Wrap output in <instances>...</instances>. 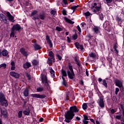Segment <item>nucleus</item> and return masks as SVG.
Listing matches in <instances>:
<instances>
[{
	"instance_id": "c85d7f7f",
	"label": "nucleus",
	"mask_w": 124,
	"mask_h": 124,
	"mask_svg": "<svg viewBox=\"0 0 124 124\" xmlns=\"http://www.w3.org/2000/svg\"><path fill=\"white\" fill-rule=\"evenodd\" d=\"M11 64L12 65V67L11 68V70H15V63L14 62H12L11 63Z\"/></svg>"
},
{
	"instance_id": "13d9d810",
	"label": "nucleus",
	"mask_w": 124,
	"mask_h": 124,
	"mask_svg": "<svg viewBox=\"0 0 124 124\" xmlns=\"http://www.w3.org/2000/svg\"><path fill=\"white\" fill-rule=\"evenodd\" d=\"M98 81L99 82V83H100L101 82H102V78H99L98 79Z\"/></svg>"
},
{
	"instance_id": "4468645a",
	"label": "nucleus",
	"mask_w": 124,
	"mask_h": 124,
	"mask_svg": "<svg viewBox=\"0 0 124 124\" xmlns=\"http://www.w3.org/2000/svg\"><path fill=\"white\" fill-rule=\"evenodd\" d=\"M46 40L49 46V47H53V44L52 43V41L50 40V37L48 35L46 36Z\"/></svg>"
},
{
	"instance_id": "c9c22d12",
	"label": "nucleus",
	"mask_w": 124,
	"mask_h": 124,
	"mask_svg": "<svg viewBox=\"0 0 124 124\" xmlns=\"http://www.w3.org/2000/svg\"><path fill=\"white\" fill-rule=\"evenodd\" d=\"M32 63L33 65H37V64H38V61H37V60H33L32 62Z\"/></svg>"
},
{
	"instance_id": "473e14b6",
	"label": "nucleus",
	"mask_w": 124,
	"mask_h": 124,
	"mask_svg": "<svg viewBox=\"0 0 124 124\" xmlns=\"http://www.w3.org/2000/svg\"><path fill=\"white\" fill-rule=\"evenodd\" d=\"M62 77H66L67 76V75L66 74V72H65V71L62 70Z\"/></svg>"
},
{
	"instance_id": "f257e3e1",
	"label": "nucleus",
	"mask_w": 124,
	"mask_h": 124,
	"mask_svg": "<svg viewBox=\"0 0 124 124\" xmlns=\"http://www.w3.org/2000/svg\"><path fill=\"white\" fill-rule=\"evenodd\" d=\"M79 109L77 108L76 106H74L70 108V110L67 111L65 114V121L66 123H70L71 120L73 119V117L75 116L74 113H78Z\"/></svg>"
},
{
	"instance_id": "7ed1b4c3",
	"label": "nucleus",
	"mask_w": 124,
	"mask_h": 124,
	"mask_svg": "<svg viewBox=\"0 0 124 124\" xmlns=\"http://www.w3.org/2000/svg\"><path fill=\"white\" fill-rule=\"evenodd\" d=\"M0 105L5 106V107L8 106V103H7V100L5 99L4 94L1 93H0Z\"/></svg>"
},
{
	"instance_id": "cd10ccee",
	"label": "nucleus",
	"mask_w": 124,
	"mask_h": 124,
	"mask_svg": "<svg viewBox=\"0 0 124 124\" xmlns=\"http://www.w3.org/2000/svg\"><path fill=\"white\" fill-rule=\"evenodd\" d=\"M50 73L51 77H52V78H54V77H55V71L52 69V68H50Z\"/></svg>"
},
{
	"instance_id": "603ef678",
	"label": "nucleus",
	"mask_w": 124,
	"mask_h": 124,
	"mask_svg": "<svg viewBox=\"0 0 124 124\" xmlns=\"http://www.w3.org/2000/svg\"><path fill=\"white\" fill-rule=\"evenodd\" d=\"M26 76H27V78H28V80H31V75H30L29 74H27Z\"/></svg>"
},
{
	"instance_id": "4c0bfd02",
	"label": "nucleus",
	"mask_w": 124,
	"mask_h": 124,
	"mask_svg": "<svg viewBox=\"0 0 124 124\" xmlns=\"http://www.w3.org/2000/svg\"><path fill=\"white\" fill-rule=\"evenodd\" d=\"M102 84L106 87L107 88V83H106V80L105 79L103 80Z\"/></svg>"
},
{
	"instance_id": "c756f323",
	"label": "nucleus",
	"mask_w": 124,
	"mask_h": 124,
	"mask_svg": "<svg viewBox=\"0 0 124 124\" xmlns=\"http://www.w3.org/2000/svg\"><path fill=\"white\" fill-rule=\"evenodd\" d=\"M21 117H23V111L20 110L18 112V118L20 119Z\"/></svg>"
},
{
	"instance_id": "4d7b16f0",
	"label": "nucleus",
	"mask_w": 124,
	"mask_h": 124,
	"mask_svg": "<svg viewBox=\"0 0 124 124\" xmlns=\"http://www.w3.org/2000/svg\"><path fill=\"white\" fill-rule=\"evenodd\" d=\"M113 48L114 49V50H116L117 49V48H118V46H117V45H114V46H113Z\"/></svg>"
},
{
	"instance_id": "20e7f679",
	"label": "nucleus",
	"mask_w": 124,
	"mask_h": 124,
	"mask_svg": "<svg viewBox=\"0 0 124 124\" xmlns=\"http://www.w3.org/2000/svg\"><path fill=\"white\" fill-rule=\"evenodd\" d=\"M21 30V26L19 24H16L13 26L11 29V33L10 34V37H14L15 36V33L17 31Z\"/></svg>"
},
{
	"instance_id": "bf43d9fd",
	"label": "nucleus",
	"mask_w": 124,
	"mask_h": 124,
	"mask_svg": "<svg viewBox=\"0 0 124 124\" xmlns=\"http://www.w3.org/2000/svg\"><path fill=\"white\" fill-rule=\"evenodd\" d=\"M59 121L60 122H62V121H63V119L62 118V117H60Z\"/></svg>"
},
{
	"instance_id": "a878e982",
	"label": "nucleus",
	"mask_w": 124,
	"mask_h": 124,
	"mask_svg": "<svg viewBox=\"0 0 124 124\" xmlns=\"http://www.w3.org/2000/svg\"><path fill=\"white\" fill-rule=\"evenodd\" d=\"M64 20L65 21H66V22H67V23H69V24H74V21H71V20L67 18V17H65Z\"/></svg>"
},
{
	"instance_id": "9d476101",
	"label": "nucleus",
	"mask_w": 124,
	"mask_h": 124,
	"mask_svg": "<svg viewBox=\"0 0 124 124\" xmlns=\"http://www.w3.org/2000/svg\"><path fill=\"white\" fill-rule=\"evenodd\" d=\"M93 31L94 33L96 34H99V35H101V33H100L101 29L100 27H98L97 26H94L93 28Z\"/></svg>"
},
{
	"instance_id": "ddd939ff",
	"label": "nucleus",
	"mask_w": 124,
	"mask_h": 124,
	"mask_svg": "<svg viewBox=\"0 0 124 124\" xmlns=\"http://www.w3.org/2000/svg\"><path fill=\"white\" fill-rule=\"evenodd\" d=\"M6 15L8 17L9 21H11V22H14V17L10 14L9 12H7L6 13Z\"/></svg>"
},
{
	"instance_id": "2f4dec72",
	"label": "nucleus",
	"mask_w": 124,
	"mask_h": 124,
	"mask_svg": "<svg viewBox=\"0 0 124 124\" xmlns=\"http://www.w3.org/2000/svg\"><path fill=\"white\" fill-rule=\"evenodd\" d=\"M89 56L90 58H92V59H95L96 55L94 54V53L91 52L90 54H89Z\"/></svg>"
},
{
	"instance_id": "79ce46f5",
	"label": "nucleus",
	"mask_w": 124,
	"mask_h": 124,
	"mask_svg": "<svg viewBox=\"0 0 124 124\" xmlns=\"http://www.w3.org/2000/svg\"><path fill=\"white\" fill-rule=\"evenodd\" d=\"M113 1V0H104L105 3H111Z\"/></svg>"
},
{
	"instance_id": "72a5a7b5",
	"label": "nucleus",
	"mask_w": 124,
	"mask_h": 124,
	"mask_svg": "<svg viewBox=\"0 0 124 124\" xmlns=\"http://www.w3.org/2000/svg\"><path fill=\"white\" fill-rule=\"evenodd\" d=\"M78 6L77 5V6H73L71 7V9L72 10H73L72 13H74V12H75V10L76 9V8H78Z\"/></svg>"
},
{
	"instance_id": "39448f33",
	"label": "nucleus",
	"mask_w": 124,
	"mask_h": 124,
	"mask_svg": "<svg viewBox=\"0 0 124 124\" xmlns=\"http://www.w3.org/2000/svg\"><path fill=\"white\" fill-rule=\"evenodd\" d=\"M41 77L42 79V82L44 84L45 87H46L47 90H49L50 89V85H49V81H48V79H47V76H46V75H44L42 74Z\"/></svg>"
},
{
	"instance_id": "f8f14e48",
	"label": "nucleus",
	"mask_w": 124,
	"mask_h": 124,
	"mask_svg": "<svg viewBox=\"0 0 124 124\" xmlns=\"http://www.w3.org/2000/svg\"><path fill=\"white\" fill-rule=\"evenodd\" d=\"M10 75L12 77H14V78H16V79H18V78L20 77V74L14 71L10 72Z\"/></svg>"
},
{
	"instance_id": "3c124183",
	"label": "nucleus",
	"mask_w": 124,
	"mask_h": 124,
	"mask_svg": "<svg viewBox=\"0 0 124 124\" xmlns=\"http://www.w3.org/2000/svg\"><path fill=\"white\" fill-rule=\"evenodd\" d=\"M40 19H41V20H44V18H45L44 15H41L40 16Z\"/></svg>"
},
{
	"instance_id": "ea45409f",
	"label": "nucleus",
	"mask_w": 124,
	"mask_h": 124,
	"mask_svg": "<svg viewBox=\"0 0 124 124\" xmlns=\"http://www.w3.org/2000/svg\"><path fill=\"white\" fill-rule=\"evenodd\" d=\"M78 35L77 34H75L74 35H73L72 36V39L73 40H76L77 39Z\"/></svg>"
},
{
	"instance_id": "f704fd0d",
	"label": "nucleus",
	"mask_w": 124,
	"mask_h": 124,
	"mask_svg": "<svg viewBox=\"0 0 124 124\" xmlns=\"http://www.w3.org/2000/svg\"><path fill=\"white\" fill-rule=\"evenodd\" d=\"M87 107H88V106L87 105V103H83V104L82 105L83 109L86 110Z\"/></svg>"
},
{
	"instance_id": "680f3d73",
	"label": "nucleus",
	"mask_w": 124,
	"mask_h": 124,
	"mask_svg": "<svg viewBox=\"0 0 124 124\" xmlns=\"http://www.w3.org/2000/svg\"><path fill=\"white\" fill-rule=\"evenodd\" d=\"M81 25L82 26V27H84V26H86V23L82 22V23H81Z\"/></svg>"
},
{
	"instance_id": "2eb2a0df",
	"label": "nucleus",
	"mask_w": 124,
	"mask_h": 124,
	"mask_svg": "<svg viewBox=\"0 0 124 124\" xmlns=\"http://www.w3.org/2000/svg\"><path fill=\"white\" fill-rule=\"evenodd\" d=\"M98 104L101 108L104 107V102L103 101V98H100V99L98 100Z\"/></svg>"
},
{
	"instance_id": "7c9ffc66",
	"label": "nucleus",
	"mask_w": 124,
	"mask_h": 124,
	"mask_svg": "<svg viewBox=\"0 0 124 124\" xmlns=\"http://www.w3.org/2000/svg\"><path fill=\"white\" fill-rule=\"evenodd\" d=\"M0 68H1L2 69H4L6 68V64L5 63H2L0 65Z\"/></svg>"
},
{
	"instance_id": "37998d69",
	"label": "nucleus",
	"mask_w": 124,
	"mask_h": 124,
	"mask_svg": "<svg viewBox=\"0 0 124 124\" xmlns=\"http://www.w3.org/2000/svg\"><path fill=\"white\" fill-rule=\"evenodd\" d=\"M56 31H62V29L61 27H57Z\"/></svg>"
},
{
	"instance_id": "f03ea898",
	"label": "nucleus",
	"mask_w": 124,
	"mask_h": 124,
	"mask_svg": "<svg viewBox=\"0 0 124 124\" xmlns=\"http://www.w3.org/2000/svg\"><path fill=\"white\" fill-rule=\"evenodd\" d=\"M91 9L94 13L99 14V11L101 9V4L98 1L92 3L91 5Z\"/></svg>"
},
{
	"instance_id": "bb28decb",
	"label": "nucleus",
	"mask_w": 124,
	"mask_h": 124,
	"mask_svg": "<svg viewBox=\"0 0 124 124\" xmlns=\"http://www.w3.org/2000/svg\"><path fill=\"white\" fill-rule=\"evenodd\" d=\"M38 93H42L44 91V88L43 87H38L36 89Z\"/></svg>"
},
{
	"instance_id": "c03bdc74",
	"label": "nucleus",
	"mask_w": 124,
	"mask_h": 124,
	"mask_svg": "<svg viewBox=\"0 0 124 124\" xmlns=\"http://www.w3.org/2000/svg\"><path fill=\"white\" fill-rule=\"evenodd\" d=\"M110 111L111 114H114V113H116V110L114 109V108H110Z\"/></svg>"
},
{
	"instance_id": "4be33fe9",
	"label": "nucleus",
	"mask_w": 124,
	"mask_h": 124,
	"mask_svg": "<svg viewBox=\"0 0 124 124\" xmlns=\"http://www.w3.org/2000/svg\"><path fill=\"white\" fill-rule=\"evenodd\" d=\"M1 55L3 57H6L7 55H8V52L7 51V50L4 49L1 51Z\"/></svg>"
},
{
	"instance_id": "69168bd1",
	"label": "nucleus",
	"mask_w": 124,
	"mask_h": 124,
	"mask_svg": "<svg viewBox=\"0 0 124 124\" xmlns=\"http://www.w3.org/2000/svg\"><path fill=\"white\" fill-rule=\"evenodd\" d=\"M86 74L87 76H89V72L88 71V70L86 71Z\"/></svg>"
},
{
	"instance_id": "aec40b11",
	"label": "nucleus",
	"mask_w": 124,
	"mask_h": 124,
	"mask_svg": "<svg viewBox=\"0 0 124 124\" xmlns=\"http://www.w3.org/2000/svg\"><path fill=\"white\" fill-rule=\"evenodd\" d=\"M30 113H31V109H30V108H28L25 110L23 111V114L24 115H26V116H29Z\"/></svg>"
},
{
	"instance_id": "e2e57ef3",
	"label": "nucleus",
	"mask_w": 124,
	"mask_h": 124,
	"mask_svg": "<svg viewBox=\"0 0 124 124\" xmlns=\"http://www.w3.org/2000/svg\"><path fill=\"white\" fill-rule=\"evenodd\" d=\"M43 120H44V119L43 118H41L39 119V122H41H41H43Z\"/></svg>"
},
{
	"instance_id": "1a4fd4ad",
	"label": "nucleus",
	"mask_w": 124,
	"mask_h": 124,
	"mask_svg": "<svg viewBox=\"0 0 124 124\" xmlns=\"http://www.w3.org/2000/svg\"><path fill=\"white\" fill-rule=\"evenodd\" d=\"M31 97H35L36 98H40L41 99H43V98H45V95L44 94H40L38 93H34L31 94Z\"/></svg>"
},
{
	"instance_id": "a211bd4d",
	"label": "nucleus",
	"mask_w": 124,
	"mask_h": 124,
	"mask_svg": "<svg viewBox=\"0 0 124 124\" xmlns=\"http://www.w3.org/2000/svg\"><path fill=\"white\" fill-rule=\"evenodd\" d=\"M75 45L77 49H80V50H83V49H84L83 45L79 44L78 42L76 43Z\"/></svg>"
},
{
	"instance_id": "8fccbe9b",
	"label": "nucleus",
	"mask_w": 124,
	"mask_h": 124,
	"mask_svg": "<svg viewBox=\"0 0 124 124\" xmlns=\"http://www.w3.org/2000/svg\"><path fill=\"white\" fill-rule=\"evenodd\" d=\"M67 41L68 43H70L71 42V39L69 38V37H67Z\"/></svg>"
},
{
	"instance_id": "5701e85b",
	"label": "nucleus",
	"mask_w": 124,
	"mask_h": 124,
	"mask_svg": "<svg viewBox=\"0 0 124 124\" xmlns=\"http://www.w3.org/2000/svg\"><path fill=\"white\" fill-rule=\"evenodd\" d=\"M31 65L30 62H26L23 65L24 68H30Z\"/></svg>"
},
{
	"instance_id": "dca6fc26",
	"label": "nucleus",
	"mask_w": 124,
	"mask_h": 124,
	"mask_svg": "<svg viewBox=\"0 0 124 124\" xmlns=\"http://www.w3.org/2000/svg\"><path fill=\"white\" fill-rule=\"evenodd\" d=\"M20 51L21 53V54L25 56V57H27V56H28V52L27 51H26V49L24 48H21L20 49Z\"/></svg>"
},
{
	"instance_id": "58836bf2",
	"label": "nucleus",
	"mask_w": 124,
	"mask_h": 124,
	"mask_svg": "<svg viewBox=\"0 0 124 124\" xmlns=\"http://www.w3.org/2000/svg\"><path fill=\"white\" fill-rule=\"evenodd\" d=\"M99 18L100 20L102 21V20H103V18H104V16H103V14L101 13V14H99Z\"/></svg>"
},
{
	"instance_id": "0eeeda50",
	"label": "nucleus",
	"mask_w": 124,
	"mask_h": 124,
	"mask_svg": "<svg viewBox=\"0 0 124 124\" xmlns=\"http://www.w3.org/2000/svg\"><path fill=\"white\" fill-rule=\"evenodd\" d=\"M54 55H55L54 54V53H53L52 51H51L49 52L48 56L50 57L48 58L47 63H48V64H51L52 62H55V59H54Z\"/></svg>"
},
{
	"instance_id": "6ab92c4d",
	"label": "nucleus",
	"mask_w": 124,
	"mask_h": 124,
	"mask_svg": "<svg viewBox=\"0 0 124 124\" xmlns=\"http://www.w3.org/2000/svg\"><path fill=\"white\" fill-rule=\"evenodd\" d=\"M115 85L116 86H117V87H118L119 88H123V83H122V81H121L120 80H116Z\"/></svg>"
},
{
	"instance_id": "a19ab883",
	"label": "nucleus",
	"mask_w": 124,
	"mask_h": 124,
	"mask_svg": "<svg viewBox=\"0 0 124 124\" xmlns=\"http://www.w3.org/2000/svg\"><path fill=\"white\" fill-rule=\"evenodd\" d=\"M62 79L63 80L62 85L65 86V87H66V82H65V80L64 79V78H63V77H62Z\"/></svg>"
},
{
	"instance_id": "5fc2aeb1",
	"label": "nucleus",
	"mask_w": 124,
	"mask_h": 124,
	"mask_svg": "<svg viewBox=\"0 0 124 124\" xmlns=\"http://www.w3.org/2000/svg\"><path fill=\"white\" fill-rule=\"evenodd\" d=\"M77 29L78 31H79V32H81V28H80V26L79 25H78Z\"/></svg>"
},
{
	"instance_id": "393cba45",
	"label": "nucleus",
	"mask_w": 124,
	"mask_h": 124,
	"mask_svg": "<svg viewBox=\"0 0 124 124\" xmlns=\"http://www.w3.org/2000/svg\"><path fill=\"white\" fill-rule=\"evenodd\" d=\"M29 89L27 88L26 89H25L24 91V96H29Z\"/></svg>"
},
{
	"instance_id": "864d4df0",
	"label": "nucleus",
	"mask_w": 124,
	"mask_h": 124,
	"mask_svg": "<svg viewBox=\"0 0 124 124\" xmlns=\"http://www.w3.org/2000/svg\"><path fill=\"white\" fill-rule=\"evenodd\" d=\"M57 57L58 58V59L59 60V61H61V60H62V56H61L60 55L58 54L57 55Z\"/></svg>"
},
{
	"instance_id": "052dcab7",
	"label": "nucleus",
	"mask_w": 124,
	"mask_h": 124,
	"mask_svg": "<svg viewBox=\"0 0 124 124\" xmlns=\"http://www.w3.org/2000/svg\"><path fill=\"white\" fill-rule=\"evenodd\" d=\"M62 13L63 15H66V12H65V10H63Z\"/></svg>"
},
{
	"instance_id": "09e8293b",
	"label": "nucleus",
	"mask_w": 124,
	"mask_h": 124,
	"mask_svg": "<svg viewBox=\"0 0 124 124\" xmlns=\"http://www.w3.org/2000/svg\"><path fill=\"white\" fill-rule=\"evenodd\" d=\"M56 13H57V12H56V11L52 10L51 11V14H52V15H55Z\"/></svg>"
},
{
	"instance_id": "9b49d317",
	"label": "nucleus",
	"mask_w": 124,
	"mask_h": 124,
	"mask_svg": "<svg viewBox=\"0 0 124 124\" xmlns=\"http://www.w3.org/2000/svg\"><path fill=\"white\" fill-rule=\"evenodd\" d=\"M31 17L33 20H38V15L37 14V11H33L31 14Z\"/></svg>"
},
{
	"instance_id": "a18cd8bd",
	"label": "nucleus",
	"mask_w": 124,
	"mask_h": 124,
	"mask_svg": "<svg viewBox=\"0 0 124 124\" xmlns=\"http://www.w3.org/2000/svg\"><path fill=\"white\" fill-rule=\"evenodd\" d=\"M116 119H117V120H121V119H122V115H117L116 116Z\"/></svg>"
},
{
	"instance_id": "6e6552de",
	"label": "nucleus",
	"mask_w": 124,
	"mask_h": 124,
	"mask_svg": "<svg viewBox=\"0 0 124 124\" xmlns=\"http://www.w3.org/2000/svg\"><path fill=\"white\" fill-rule=\"evenodd\" d=\"M0 111H1V113H0V117L1 118H6L8 117V114H7V111H6V109H2L0 108Z\"/></svg>"
},
{
	"instance_id": "412c9836",
	"label": "nucleus",
	"mask_w": 124,
	"mask_h": 124,
	"mask_svg": "<svg viewBox=\"0 0 124 124\" xmlns=\"http://www.w3.org/2000/svg\"><path fill=\"white\" fill-rule=\"evenodd\" d=\"M89 118H88V116H87L86 115H84V120H83V123L84 124H89V122L88 121H89Z\"/></svg>"
},
{
	"instance_id": "423d86ee",
	"label": "nucleus",
	"mask_w": 124,
	"mask_h": 124,
	"mask_svg": "<svg viewBox=\"0 0 124 124\" xmlns=\"http://www.w3.org/2000/svg\"><path fill=\"white\" fill-rule=\"evenodd\" d=\"M68 67L70 71H67L68 76L70 79H73L75 75L74 74V72H73L72 65L70 64H69Z\"/></svg>"
},
{
	"instance_id": "49530a36",
	"label": "nucleus",
	"mask_w": 124,
	"mask_h": 124,
	"mask_svg": "<svg viewBox=\"0 0 124 124\" xmlns=\"http://www.w3.org/2000/svg\"><path fill=\"white\" fill-rule=\"evenodd\" d=\"M120 92V89L118 88L115 89V94H118V93Z\"/></svg>"
},
{
	"instance_id": "b1692460",
	"label": "nucleus",
	"mask_w": 124,
	"mask_h": 124,
	"mask_svg": "<svg viewBox=\"0 0 124 124\" xmlns=\"http://www.w3.org/2000/svg\"><path fill=\"white\" fill-rule=\"evenodd\" d=\"M33 46H34L35 50H40V49H41V46H39V45H38L37 44H35Z\"/></svg>"
},
{
	"instance_id": "774afa93",
	"label": "nucleus",
	"mask_w": 124,
	"mask_h": 124,
	"mask_svg": "<svg viewBox=\"0 0 124 124\" xmlns=\"http://www.w3.org/2000/svg\"><path fill=\"white\" fill-rule=\"evenodd\" d=\"M80 85H84V82H83V80L80 81Z\"/></svg>"
},
{
	"instance_id": "6e6d98bb",
	"label": "nucleus",
	"mask_w": 124,
	"mask_h": 124,
	"mask_svg": "<svg viewBox=\"0 0 124 124\" xmlns=\"http://www.w3.org/2000/svg\"><path fill=\"white\" fill-rule=\"evenodd\" d=\"M62 1L64 4H67V0H62Z\"/></svg>"
},
{
	"instance_id": "338daca9",
	"label": "nucleus",
	"mask_w": 124,
	"mask_h": 124,
	"mask_svg": "<svg viewBox=\"0 0 124 124\" xmlns=\"http://www.w3.org/2000/svg\"><path fill=\"white\" fill-rule=\"evenodd\" d=\"M76 119V121H80V117H77Z\"/></svg>"
},
{
	"instance_id": "f3484780",
	"label": "nucleus",
	"mask_w": 124,
	"mask_h": 124,
	"mask_svg": "<svg viewBox=\"0 0 124 124\" xmlns=\"http://www.w3.org/2000/svg\"><path fill=\"white\" fill-rule=\"evenodd\" d=\"M0 19L1 21H2L3 23H6V17L5 16L2 14H0Z\"/></svg>"
},
{
	"instance_id": "de8ad7c7",
	"label": "nucleus",
	"mask_w": 124,
	"mask_h": 124,
	"mask_svg": "<svg viewBox=\"0 0 124 124\" xmlns=\"http://www.w3.org/2000/svg\"><path fill=\"white\" fill-rule=\"evenodd\" d=\"M84 15L85 16H90V15H91V13L89 12H87L86 13H84Z\"/></svg>"
},
{
	"instance_id": "e433bc0d",
	"label": "nucleus",
	"mask_w": 124,
	"mask_h": 124,
	"mask_svg": "<svg viewBox=\"0 0 124 124\" xmlns=\"http://www.w3.org/2000/svg\"><path fill=\"white\" fill-rule=\"evenodd\" d=\"M116 20L118 23H122V22L124 21V20H122V19L120 18V17H117L116 18Z\"/></svg>"
},
{
	"instance_id": "0e129e2a",
	"label": "nucleus",
	"mask_w": 124,
	"mask_h": 124,
	"mask_svg": "<svg viewBox=\"0 0 124 124\" xmlns=\"http://www.w3.org/2000/svg\"><path fill=\"white\" fill-rule=\"evenodd\" d=\"M87 37L88 38H89V39H90V38H92V37H93V36H92L91 35H88Z\"/></svg>"
}]
</instances>
